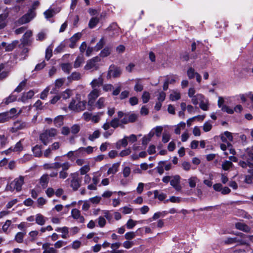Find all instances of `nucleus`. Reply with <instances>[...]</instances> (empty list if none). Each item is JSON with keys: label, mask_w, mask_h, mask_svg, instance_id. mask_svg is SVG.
<instances>
[{"label": "nucleus", "mask_w": 253, "mask_h": 253, "mask_svg": "<svg viewBox=\"0 0 253 253\" xmlns=\"http://www.w3.org/2000/svg\"><path fill=\"white\" fill-rule=\"evenodd\" d=\"M49 181L48 174H43L40 178V183L43 188L47 187Z\"/></svg>", "instance_id": "23"}, {"label": "nucleus", "mask_w": 253, "mask_h": 253, "mask_svg": "<svg viewBox=\"0 0 253 253\" xmlns=\"http://www.w3.org/2000/svg\"><path fill=\"white\" fill-rule=\"evenodd\" d=\"M56 162L51 164H46L44 165V167L46 168H53L55 169H58L61 167H63V163L62 162V157H56L55 159Z\"/></svg>", "instance_id": "10"}, {"label": "nucleus", "mask_w": 253, "mask_h": 253, "mask_svg": "<svg viewBox=\"0 0 253 253\" xmlns=\"http://www.w3.org/2000/svg\"><path fill=\"white\" fill-rule=\"evenodd\" d=\"M7 143V138L4 135L0 134V145L1 148L3 147Z\"/></svg>", "instance_id": "62"}, {"label": "nucleus", "mask_w": 253, "mask_h": 253, "mask_svg": "<svg viewBox=\"0 0 253 253\" xmlns=\"http://www.w3.org/2000/svg\"><path fill=\"white\" fill-rule=\"evenodd\" d=\"M110 53L111 48L108 47H106L101 51L100 55L102 57H105L109 55Z\"/></svg>", "instance_id": "44"}, {"label": "nucleus", "mask_w": 253, "mask_h": 253, "mask_svg": "<svg viewBox=\"0 0 253 253\" xmlns=\"http://www.w3.org/2000/svg\"><path fill=\"white\" fill-rule=\"evenodd\" d=\"M167 214L166 211L158 212L154 213L152 217L153 220H156L161 216H164Z\"/></svg>", "instance_id": "58"}, {"label": "nucleus", "mask_w": 253, "mask_h": 253, "mask_svg": "<svg viewBox=\"0 0 253 253\" xmlns=\"http://www.w3.org/2000/svg\"><path fill=\"white\" fill-rule=\"evenodd\" d=\"M104 44V42L103 38L101 39L100 41L97 43L95 46V50L98 51L101 49Z\"/></svg>", "instance_id": "60"}, {"label": "nucleus", "mask_w": 253, "mask_h": 253, "mask_svg": "<svg viewBox=\"0 0 253 253\" xmlns=\"http://www.w3.org/2000/svg\"><path fill=\"white\" fill-rule=\"evenodd\" d=\"M224 102V100L223 98L222 97H219L217 102L218 107L221 108L223 112H225L230 114H233L234 113V110L226 105H223Z\"/></svg>", "instance_id": "9"}, {"label": "nucleus", "mask_w": 253, "mask_h": 253, "mask_svg": "<svg viewBox=\"0 0 253 253\" xmlns=\"http://www.w3.org/2000/svg\"><path fill=\"white\" fill-rule=\"evenodd\" d=\"M40 2L39 1H35L30 9L28 13L23 15L21 18L18 20V23L23 24L30 22L36 15L35 10L39 5Z\"/></svg>", "instance_id": "1"}, {"label": "nucleus", "mask_w": 253, "mask_h": 253, "mask_svg": "<svg viewBox=\"0 0 253 253\" xmlns=\"http://www.w3.org/2000/svg\"><path fill=\"white\" fill-rule=\"evenodd\" d=\"M101 59L99 56H95L87 61L86 65L84 67L85 70H90L94 71L97 70L99 68V64Z\"/></svg>", "instance_id": "4"}, {"label": "nucleus", "mask_w": 253, "mask_h": 253, "mask_svg": "<svg viewBox=\"0 0 253 253\" xmlns=\"http://www.w3.org/2000/svg\"><path fill=\"white\" fill-rule=\"evenodd\" d=\"M17 99V96L11 94L8 97L5 99V103L6 104H8L10 103H11L14 101H15Z\"/></svg>", "instance_id": "53"}, {"label": "nucleus", "mask_w": 253, "mask_h": 253, "mask_svg": "<svg viewBox=\"0 0 253 253\" xmlns=\"http://www.w3.org/2000/svg\"><path fill=\"white\" fill-rule=\"evenodd\" d=\"M24 177L20 176L19 177L15 178L6 187V189L10 191H13L16 190L17 191L21 190L22 186L24 183Z\"/></svg>", "instance_id": "3"}, {"label": "nucleus", "mask_w": 253, "mask_h": 253, "mask_svg": "<svg viewBox=\"0 0 253 253\" xmlns=\"http://www.w3.org/2000/svg\"><path fill=\"white\" fill-rule=\"evenodd\" d=\"M25 234V232H18L15 236V240L18 243H22Z\"/></svg>", "instance_id": "31"}, {"label": "nucleus", "mask_w": 253, "mask_h": 253, "mask_svg": "<svg viewBox=\"0 0 253 253\" xmlns=\"http://www.w3.org/2000/svg\"><path fill=\"white\" fill-rule=\"evenodd\" d=\"M55 14V12L54 10L50 8L46 10L43 13L45 18L47 19L52 17Z\"/></svg>", "instance_id": "45"}, {"label": "nucleus", "mask_w": 253, "mask_h": 253, "mask_svg": "<svg viewBox=\"0 0 253 253\" xmlns=\"http://www.w3.org/2000/svg\"><path fill=\"white\" fill-rule=\"evenodd\" d=\"M49 243H45L42 245V248L44 250L43 253H56V251L52 247H49Z\"/></svg>", "instance_id": "22"}, {"label": "nucleus", "mask_w": 253, "mask_h": 253, "mask_svg": "<svg viewBox=\"0 0 253 253\" xmlns=\"http://www.w3.org/2000/svg\"><path fill=\"white\" fill-rule=\"evenodd\" d=\"M97 221L98 225L101 228L104 227L106 224V219L103 216H99L97 219Z\"/></svg>", "instance_id": "54"}, {"label": "nucleus", "mask_w": 253, "mask_h": 253, "mask_svg": "<svg viewBox=\"0 0 253 253\" xmlns=\"http://www.w3.org/2000/svg\"><path fill=\"white\" fill-rule=\"evenodd\" d=\"M119 165H120L119 163L114 164L112 165V166L108 169L107 173L108 174H114L115 173H116L118 170V168H119Z\"/></svg>", "instance_id": "28"}, {"label": "nucleus", "mask_w": 253, "mask_h": 253, "mask_svg": "<svg viewBox=\"0 0 253 253\" xmlns=\"http://www.w3.org/2000/svg\"><path fill=\"white\" fill-rule=\"evenodd\" d=\"M81 78V74L79 72H73L71 75L68 77L70 82L73 80H79Z\"/></svg>", "instance_id": "42"}, {"label": "nucleus", "mask_w": 253, "mask_h": 253, "mask_svg": "<svg viewBox=\"0 0 253 253\" xmlns=\"http://www.w3.org/2000/svg\"><path fill=\"white\" fill-rule=\"evenodd\" d=\"M81 37L82 34L80 33L74 34L69 39V42H70L69 44V47L72 48H74L76 46V42L80 39Z\"/></svg>", "instance_id": "14"}, {"label": "nucleus", "mask_w": 253, "mask_h": 253, "mask_svg": "<svg viewBox=\"0 0 253 253\" xmlns=\"http://www.w3.org/2000/svg\"><path fill=\"white\" fill-rule=\"evenodd\" d=\"M204 96L202 94H197L191 98V101L194 105H196L204 98Z\"/></svg>", "instance_id": "25"}, {"label": "nucleus", "mask_w": 253, "mask_h": 253, "mask_svg": "<svg viewBox=\"0 0 253 253\" xmlns=\"http://www.w3.org/2000/svg\"><path fill=\"white\" fill-rule=\"evenodd\" d=\"M154 198H158L160 201H163L167 197L165 194L160 193L157 190L154 191Z\"/></svg>", "instance_id": "36"}, {"label": "nucleus", "mask_w": 253, "mask_h": 253, "mask_svg": "<svg viewBox=\"0 0 253 253\" xmlns=\"http://www.w3.org/2000/svg\"><path fill=\"white\" fill-rule=\"evenodd\" d=\"M180 177L178 175H175L171 177L170 184L177 191H180L181 190V186L180 184Z\"/></svg>", "instance_id": "7"}, {"label": "nucleus", "mask_w": 253, "mask_h": 253, "mask_svg": "<svg viewBox=\"0 0 253 253\" xmlns=\"http://www.w3.org/2000/svg\"><path fill=\"white\" fill-rule=\"evenodd\" d=\"M27 125L28 124L24 122L16 121L14 123L11 130L12 132H15L18 130L26 128Z\"/></svg>", "instance_id": "11"}, {"label": "nucleus", "mask_w": 253, "mask_h": 253, "mask_svg": "<svg viewBox=\"0 0 253 253\" xmlns=\"http://www.w3.org/2000/svg\"><path fill=\"white\" fill-rule=\"evenodd\" d=\"M63 85V80L62 79H58L56 80L55 83V86L50 91L51 94L58 93L59 91L62 89Z\"/></svg>", "instance_id": "13"}, {"label": "nucleus", "mask_w": 253, "mask_h": 253, "mask_svg": "<svg viewBox=\"0 0 253 253\" xmlns=\"http://www.w3.org/2000/svg\"><path fill=\"white\" fill-rule=\"evenodd\" d=\"M154 135V132L150 131L147 135L144 136L142 138V143L143 145H146L151 140L152 137Z\"/></svg>", "instance_id": "29"}, {"label": "nucleus", "mask_w": 253, "mask_h": 253, "mask_svg": "<svg viewBox=\"0 0 253 253\" xmlns=\"http://www.w3.org/2000/svg\"><path fill=\"white\" fill-rule=\"evenodd\" d=\"M36 223L40 225H43L46 221V218L40 213L37 214L35 217Z\"/></svg>", "instance_id": "21"}, {"label": "nucleus", "mask_w": 253, "mask_h": 253, "mask_svg": "<svg viewBox=\"0 0 253 253\" xmlns=\"http://www.w3.org/2000/svg\"><path fill=\"white\" fill-rule=\"evenodd\" d=\"M212 125L209 122H206L203 125V130L205 132H208L211 130Z\"/></svg>", "instance_id": "59"}, {"label": "nucleus", "mask_w": 253, "mask_h": 253, "mask_svg": "<svg viewBox=\"0 0 253 253\" xmlns=\"http://www.w3.org/2000/svg\"><path fill=\"white\" fill-rule=\"evenodd\" d=\"M196 180L197 178L196 177H192L188 179L189 186L191 188L195 187L196 185Z\"/></svg>", "instance_id": "61"}, {"label": "nucleus", "mask_w": 253, "mask_h": 253, "mask_svg": "<svg viewBox=\"0 0 253 253\" xmlns=\"http://www.w3.org/2000/svg\"><path fill=\"white\" fill-rule=\"evenodd\" d=\"M236 228L240 230H242L245 232H249L251 229L246 224L242 222H237L235 224Z\"/></svg>", "instance_id": "19"}, {"label": "nucleus", "mask_w": 253, "mask_h": 253, "mask_svg": "<svg viewBox=\"0 0 253 253\" xmlns=\"http://www.w3.org/2000/svg\"><path fill=\"white\" fill-rule=\"evenodd\" d=\"M107 30L108 31H111L112 30L115 31V33L110 34V36L113 37L116 35H118L119 34V29L117 27V25L116 24H112L111 25H110Z\"/></svg>", "instance_id": "35"}, {"label": "nucleus", "mask_w": 253, "mask_h": 253, "mask_svg": "<svg viewBox=\"0 0 253 253\" xmlns=\"http://www.w3.org/2000/svg\"><path fill=\"white\" fill-rule=\"evenodd\" d=\"M56 134V130L55 128H50L44 130L40 136V140L42 143L47 145L52 140V138Z\"/></svg>", "instance_id": "2"}, {"label": "nucleus", "mask_w": 253, "mask_h": 253, "mask_svg": "<svg viewBox=\"0 0 253 253\" xmlns=\"http://www.w3.org/2000/svg\"><path fill=\"white\" fill-rule=\"evenodd\" d=\"M150 98V94L148 92L144 91L143 93L141 98H142L143 103H147L149 101Z\"/></svg>", "instance_id": "49"}, {"label": "nucleus", "mask_w": 253, "mask_h": 253, "mask_svg": "<svg viewBox=\"0 0 253 253\" xmlns=\"http://www.w3.org/2000/svg\"><path fill=\"white\" fill-rule=\"evenodd\" d=\"M180 97L181 94L180 92L175 90H173L169 95V99L172 101L178 100Z\"/></svg>", "instance_id": "27"}, {"label": "nucleus", "mask_w": 253, "mask_h": 253, "mask_svg": "<svg viewBox=\"0 0 253 253\" xmlns=\"http://www.w3.org/2000/svg\"><path fill=\"white\" fill-rule=\"evenodd\" d=\"M105 101V98L104 97H100L97 100L95 105L98 109H101L104 107Z\"/></svg>", "instance_id": "43"}, {"label": "nucleus", "mask_w": 253, "mask_h": 253, "mask_svg": "<svg viewBox=\"0 0 253 253\" xmlns=\"http://www.w3.org/2000/svg\"><path fill=\"white\" fill-rule=\"evenodd\" d=\"M128 121L129 123H133L136 121L138 118V115L135 113L127 114Z\"/></svg>", "instance_id": "47"}, {"label": "nucleus", "mask_w": 253, "mask_h": 253, "mask_svg": "<svg viewBox=\"0 0 253 253\" xmlns=\"http://www.w3.org/2000/svg\"><path fill=\"white\" fill-rule=\"evenodd\" d=\"M11 224V221L10 220H7L4 224L2 225V229L4 233H7L9 227Z\"/></svg>", "instance_id": "55"}, {"label": "nucleus", "mask_w": 253, "mask_h": 253, "mask_svg": "<svg viewBox=\"0 0 253 253\" xmlns=\"http://www.w3.org/2000/svg\"><path fill=\"white\" fill-rule=\"evenodd\" d=\"M86 101H79L76 104V111L79 112L84 110L85 108Z\"/></svg>", "instance_id": "33"}, {"label": "nucleus", "mask_w": 253, "mask_h": 253, "mask_svg": "<svg viewBox=\"0 0 253 253\" xmlns=\"http://www.w3.org/2000/svg\"><path fill=\"white\" fill-rule=\"evenodd\" d=\"M121 74L122 70L121 68L114 64H112L109 68L107 77L108 79H110L112 77L116 78L120 77Z\"/></svg>", "instance_id": "5"}, {"label": "nucleus", "mask_w": 253, "mask_h": 253, "mask_svg": "<svg viewBox=\"0 0 253 253\" xmlns=\"http://www.w3.org/2000/svg\"><path fill=\"white\" fill-rule=\"evenodd\" d=\"M9 116L7 113L0 114V123H4L8 120Z\"/></svg>", "instance_id": "56"}, {"label": "nucleus", "mask_w": 253, "mask_h": 253, "mask_svg": "<svg viewBox=\"0 0 253 253\" xmlns=\"http://www.w3.org/2000/svg\"><path fill=\"white\" fill-rule=\"evenodd\" d=\"M84 61V59L83 55L78 56L75 61L74 67L76 68L80 67Z\"/></svg>", "instance_id": "40"}, {"label": "nucleus", "mask_w": 253, "mask_h": 253, "mask_svg": "<svg viewBox=\"0 0 253 253\" xmlns=\"http://www.w3.org/2000/svg\"><path fill=\"white\" fill-rule=\"evenodd\" d=\"M136 221H134L132 219H129L126 222V225L127 229H132L136 224Z\"/></svg>", "instance_id": "51"}, {"label": "nucleus", "mask_w": 253, "mask_h": 253, "mask_svg": "<svg viewBox=\"0 0 253 253\" xmlns=\"http://www.w3.org/2000/svg\"><path fill=\"white\" fill-rule=\"evenodd\" d=\"M18 43V41L15 40L13 41L11 43H9L8 44H7V43L5 42H2L1 45L2 46V47L5 48V51L9 52L13 50Z\"/></svg>", "instance_id": "15"}, {"label": "nucleus", "mask_w": 253, "mask_h": 253, "mask_svg": "<svg viewBox=\"0 0 253 253\" xmlns=\"http://www.w3.org/2000/svg\"><path fill=\"white\" fill-rule=\"evenodd\" d=\"M166 164V161H160L158 166L156 167V169L160 175L162 174L164 172V165Z\"/></svg>", "instance_id": "34"}, {"label": "nucleus", "mask_w": 253, "mask_h": 253, "mask_svg": "<svg viewBox=\"0 0 253 253\" xmlns=\"http://www.w3.org/2000/svg\"><path fill=\"white\" fill-rule=\"evenodd\" d=\"M136 236V234L134 232H128L125 234V238L126 240H131L134 238Z\"/></svg>", "instance_id": "63"}, {"label": "nucleus", "mask_w": 253, "mask_h": 253, "mask_svg": "<svg viewBox=\"0 0 253 253\" xmlns=\"http://www.w3.org/2000/svg\"><path fill=\"white\" fill-rule=\"evenodd\" d=\"M32 35V32L31 31L28 30L26 31L23 36L22 39L21 40V43L19 44V46L21 47L22 46V47H23L30 45L31 44L30 38Z\"/></svg>", "instance_id": "8"}, {"label": "nucleus", "mask_w": 253, "mask_h": 253, "mask_svg": "<svg viewBox=\"0 0 253 253\" xmlns=\"http://www.w3.org/2000/svg\"><path fill=\"white\" fill-rule=\"evenodd\" d=\"M101 90L98 88H92V90L88 95V104L92 106L95 100L100 95Z\"/></svg>", "instance_id": "6"}, {"label": "nucleus", "mask_w": 253, "mask_h": 253, "mask_svg": "<svg viewBox=\"0 0 253 253\" xmlns=\"http://www.w3.org/2000/svg\"><path fill=\"white\" fill-rule=\"evenodd\" d=\"M199 106L202 110L204 111L208 110L209 106L208 100L204 96V98L200 102Z\"/></svg>", "instance_id": "24"}, {"label": "nucleus", "mask_w": 253, "mask_h": 253, "mask_svg": "<svg viewBox=\"0 0 253 253\" xmlns=\"http://www.w3.org/2000/svg\"><path fill=\"white\" fill-rule=\"evenodd\" d=\"M23 146L21 143V140L18 141L13 147V152H20L23 150Z\"/></svg>", "instance_id": "52"}, {"label": "nucleus", "mask_w": 253, "mask_h": 253, "mask_svg": "<svg viewBox=\"0 0 253 253\" xmlns=\"http://www.w3.org/2000/svg\"><path fill=\"white\" fill-rule=\"evenodd\" d=\"M100 132L99 130H96L94 131L91 135L88 136V139L91 141L94 140V139L98 138L100 136Z\"/></svg>", "instance_id": "46"}, {"label": "nucleus", "mask_w": 253, "mask_h": 253, "mask_svg": "<svg viewBox=\"0 0 253 253\" xmlns=\"http://www.w3.org/2000/svg\"><path fill=\"white\" fill-rule=\"evenodd\" d=\"M72 217L81 223H83L84 221V217L81 215V212L79 210L77 209H74L71 211Z\"/></svg>", "instance_id": "16"}, {"label": "nucleus", "mask_w": 253, "mask_h": 253, "mask_svg": "<svg viewBox=\"0 0 253 253\" xmlns=\"http://www.w3.org/2000/svg\"><path fill=\"white\" fill-rule=\"evenodd\" d=\"M32 151L35 157H40L42 155L41 148L38 145L33 148Z\"/></svg>", "instance_id": "41"}, {"label": "nucleus", "mask_w": 253, "mask_h": 253, "mask_svg": "<svg viewBox=\"0 0 253 253\" xmlns=\"http://www.w3.org/2000/svg\"><path fill=\"white\" fill-rule=\"evenodd\" d=\"M55 125L57 127H60L63 124V116L59 115L56 117L54 121Z\"/></svg>", "instance_id": "32"}, {"label": "nucleus", "mask_w": 253, "mask_h": 253, "mask_svg": "<svg viewBox=\"0 0 253 253\" xmlns=\"http://www.w3.org/2000/svg\"><path fill=\"white\" fill-rule=\"evenodd\" d=\"M226 244H231L235 243H239V245H245L246 242L242 240H239L237 238H228L225 241Z\"/></svg>", "instance_id": "18"}, {"label": "nucleus", "mask_w": 253, "mask_h": 253, "mask_svg": "<svg viewBox=\"0 0 253 253\" xmlns=\"http://www.w3.org/2000/svg\"><path fill=\"white\" fill-rule=\"evenodd\" d=\"M52 45L50 44L46 49L45 58L47 60H49L52 55Z\"/></svg>", "instance_id": "38"}, {"label": "nucleus", "mask_w": 253, "mask_h": 253, "mask_svg": "<svg viewBox=\"0 0 253 253\" xmlns=\"http://www.w3.org/2000/svg\"><path fill=\"white\" fill-rule=\"evenodd\" d=\"M197 58V54L196 53H192L191 54V55H189V53L184 52L181 54L180 55V58L183 60V61H188L189 58L191 59H196Z\"/></svg>", "instance_id": "20"}, {"label": "nucleus", "mask_w": 253, "mask_h": 253, "mask_svg": "<svg viewBox=\"0 0 253 253\" xmlns=\"http://www.w3.org/2000/svg\"><path fill=\"white\" fill-rule=\"evenodd\" d=\"M242 158L246 161H253V152L251 150H247L246 154L242 156Z\"/></svg>", "instance_id": "26"}, {"label": "nucleus", "mask_w": 253, "mask_h": 253, "mask_svg": "<svg viewBox=\"0 0 253 253\" xmlns=\"http://www.w3.org/2000/svg\"><path fill=\"white\" fill-rule=\"evenodd\" d=\"M19 47L22 49L20 54V56H21L20 59L24 60L28 56L29 49L27 47H25V46L22 47V46H21V47L19 46Z\"/></svg>", "instance_id": "37"}, {"label": "nucleus", "mask_w": 253, "mask_h": 253, "mask_svg": "<svg viewBox=\"0 0 253 253\" xmlns=\"http://www.w3.org/2000/svg\"><path fill=\"white\" fill-rule=\"evenodd\" d=\"M110 126L116 128L117 127H118L120 125L119 124V120L117 118H115L113 119L110 123Z\"/></svg>", "instance_id": "64"}, {"label": "nucleus", "mask_w": 253, "mask_h": 253, "mask_svg": "<svg viewBox=\"0 0 253 253\" xmlns=\"http://www.w3.org/2000/svg\"><path fill=\"white\" fill-rule=\"evenodd\" d=\"M103 79L101 76L98 79H93L92 82L90 83V84L92 88H97V87H99L100 85L103 84Z\"/></svg>", "instance_id": "17"}, {"label": "nucleus", "mask_w": 253, "mask_h": 253, "mask_svg": "<svg viewBox=\"0 0 253 253\" xmlns=\"http://www.w3.org/2000/svg\"><path fill=\"white\" fill-rule=\"evenodd\" d=\"M233 166L232 163L230 161H225L222 164V168L225 170H228L230 168H231Z\"/></svg>", "instance_id": "48"}, {"label": "nucleus", "mask_w": 253, "mask_h": 253, "mask_svg": "<svg viewBox=\"0 0 253 253\" xmlns=\"http://www.w3.org/2000/svg\"><path fill=\"white\" fill-rule=\"evenodd\" d=\"M177 78L176 75H171L168 76L166 81L169 84H174L176 82V79Z\"/></svg>", "instance_id": "57"}, {"label": "nucleus", "mask_w": 253, "mask_h": 253, "mask_svg": "<svg viewBox=\"0 0 253 253\" xmlns=\"http://www.w3.org/2000/svg\"><path fill=\"white\" fill-rule=\"evenodd\" d=\"M81 182V179L79 177L78 175L74 174L71 180V187H72L74 190H77L80 186Z\"/></svg>", "instance_id": "12"}, {"label": "nucleus", "mask_w": 253, "mask_h": 253, "mask_svg": "<svg viewBox=\"0 0 253 253\" xmlns=\"http://www.w3.org/2000/svg\"><path fill=\"white\" fill-rule=\"evenodd\" d=\"M99 19L98 18L94 17L90 19L88 23V27L90 29L94 28L99 23Z\"/></svg>", "instance_id": "30"}, {"label": "nucleus", "mask_w": 253, "mask_h": 253, "mask_svg": "<svg viewBox=\"0 0 253 253\" xmlns=\"http://www.w3.org/2000/svg\"><path fill=\"white\" fill-rule=\"evenodd\" d=\"M187 76L189 79H193L196 76L197 72H195V70L192 68H189L187 71Z\"/></svg>", "instance_id": "50"}, {"label": "nucleus", "mask_w": 253, "mask_h": 253, "mask_svg": "<svg viewBox=\"0 0 253 253\" xmlns=\"http://www.w3.org/2000/svg\"><path fill=\"white\" fill-rule=\"evenodd\" d=\"M7 15L6 14L0 15V29L3 28L6 26V19Z\"/></svg>", "instance_id": "39"}]
</instances>
